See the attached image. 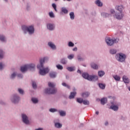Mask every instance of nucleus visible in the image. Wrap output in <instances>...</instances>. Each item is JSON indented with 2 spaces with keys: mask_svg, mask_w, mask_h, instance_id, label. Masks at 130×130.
Masks as SVG:
<instances>
[{
  "mask_svg": "<svg viewBox=\"0 0 130 130\" xmlns=\"http://www.w3.org/2000/svg\"><path fill=\"white\" fill-rule=\"evenodd\" d=\"M60 62L62 64H66L67 62V61L66 60V59L62 58V59H61Z\"/></svg>",
  "mask_w": 130,
  "mask_h": 130,
  "instance_id": "obj_31",
  "label": "nucleus"
},
{
  "mask_svg": "<svg viewBox=\"0 0 130 130\" xmlns=\"http://www.w3.org/2000/svg\"><path fill=\"white\" fill-rule=\"evenodd\" d=\"M123 7L122 6H119L116 7V10L119 11V12L122 13V11L123 10Z\"/></svg>",
  "mask_w": 130,
  "mask_h": 130,
  "instance_id": "obj_15",
  "label": "nucleus"
},
{
  "mask_svg": "<svg viewBox=\"0 0 130 130\" xmlns=\"http://www.w3.org/2000/svg\"><path fill=\"white\" fill-rule=\"evenodd\" d=\"M18 78H23V75L22 74H18Z\"/></svg>",
  "mask_w": 130,
  "mask_h": 130,
  "instance_id": "obj_50",
  "label": "nucleus"
},
{
  "mask_svg": "<svg viewBox=\"0 0 130 130\" xmlns=\"http://www.w3.org/2000/svg\"><path fill=\"white\" fill-rule=\"evenodd\" d=\"M22 118L23 122L25 124H29V120L28 119V117L25 114H23L22 115Z\"/></svg>",
  "mask_w": 130,
  "mask_h": 130,
  "instance_id": "obj_8",
  "label": "nucleus"
},
{
  "mask_svg": "<svg viewBox=\"0 0 130 130\" xmlns=\"http://www.w3.org/2000/svg\"><path fill=\"white\" fill-rule=\"evenodd\" d=\"M55 127H57V128H60L61 126H62V125L60 124V123L57 122L55 123Z\"/></svg>",
  "mask_w": 130,
  "mask_h": 130,
  "instance_id": "obj_20",
  "label": "nucleus"
},
{
  "mask_svg": "<svg viewBox=\"0 0 130 130\" xmlns=\"http://www.w3.org/2000/svg\"><path fill=\"white\" fill-rule=\"evenodd\" d=\"M48 59V57H44L40 60V64L37 66L38 69L40 70L39 74L41 76H45L46 74L49 73L48 68H43V63Z\"/></svg>",
  "mask_w": 130,
  "mask_h": 130,
  "instance_id": "obj_1",
  "label": "nucleus"
},
{
  "mask_svg": "<svg viewBox=\"0 0 130 130\" xmlns=\"http://www.w3.org/2000/svg\"><path fill=\"white\" fill-rule=\"evenodd\" d=\"M105 125H108V122H105Z\"/></svg>",
  "mask_w": 130,
  "mask_h": 130,
  "instance_id": "obj_56",
  "label": "nucleus"
},
{
  "mask_svg": "<svg viewBox=\"0 0 130 130\" xmlns=\"http://www.w3.org/2000/svg\"><path fill=\"white\" fill-rule=\"evenodd\" d=\"M32 85L34 89H36V88H37V85L36 84V82H32Z\"/></svg>",
  "mask_w": 130,
  "mask_h": 130,
  "instance_id": "obj_39",
  "label": "nucleus"
},
{
  "mask_svg": "<svg viewBox=\"0 0 130 130\" xmlns=\"http://www.w3.org/2000/svg\"><path fill=\"white\" fill-rule=\"evenodd\" d=\"M95 4L98 6V7H102V6H103V4L101 3L100 0H97L95 2Z\"/></svg>",
  "mask_w": 130,
  "mask_h": 130,
  "instance_id": "obj_19",
  "label": "nucleus"
},
{
  "mask_svg": "<svg viewBox=\"0 0 130 130\" xmlns=\"http://www.w3.org/2000/svg\"><path fill=\"white\" fill-rule=\"evenodd\" d=\"M115 17H116V18L118 20H121V19L123 18V14H122V12L116 13Z\"/></svg>",
  "mask_w": 130,
  "mask_h": 130,
  "instance_id": "obj_10",
  "label": "nucleus"
},
{
  "mask_svg": "<svg viewBox=\"0 0 130 130\" xmlns=\"http://www.w3.org/2000/svg\"><path fill=\"white\" fill-rule=\"evenodd\" d=\"M35 130H43V128H38L37 129H36Z\"/></svg>",
  "mask_w": 130,
  "mask_h": 130,
  "instance_id": "obj_53",
  "label": "nucleus"
},
{
  "mask_svg": "<svg viewBox=\"0 0 130 130\" xmlns=\"http://www.w3.org/2000/svg\"><path fill=\"white\" fill-rule=\"evenodd\" d=\"M125 55L123 53H119L116 55V58L118 61L122 62L125 60Z\"/></svg>",
  "mask_w": 130,
  "mask_h": 130,
  "instance_id": "obj_6",
  "label": "nucleus"
},
{
  "mask_svg": "<svg viewBox=\"0 0 130 130\" xmlns=\"http://www.w3.org/2000/svg\"><path fill=\"white\" fill-rule=\"evenodd\" d=\"M90 95V93L88 92H85L82 93V97H88Z\"/></svg>",
  "mask_w": 130,
  "mask_h": 130,
  "instance_id": "obj_23",
  "label": "nucleus"
},
{
  "mask_svg": "<svg viewBox=\"0 0 130 130\" xmlns=\"http://www.w3.org/2000/svg\"><path fill=\"white\" fill-rule=\"evenodd\" d=\"M74 45H75L72 42H70L69 43V46H70V47H73L74 46Z\"/></svg>",
  "mask_w": 130,
  "mask_h": 130,
  "instance_id": "obj_46",
  "label": "nucleus"
},
{
  "mask_svg": "<svg viewBox=\"0 0 130 130\" xmlns=\"http://www.w3.org/2000/svg\"><path fill=\"white\" fill-rule=\"evenodd\" d=\"M67 69L69 72H73V71H75V67H68Z\"/></svg>",
  "mask_w": 130,
  "mask_h": 130,
  "instance_id": "obj_29",
  "label": "nucleus"
},
{
  "mask_svg": "<svg viewBox=\"0 0 130 130\" xmlns=\"http://www.w3.org/2000/svg\"><path fill=\"white\" fill-rule=\"evenodd\" d=\"M22 29L23 31H27L29 34H33V33H34V26L32 25L28 27L25 25H23L22 26Z\"/></svg>",
  "mask_w": 130,
  "mask_h": 130,
  "instance_id": "obj_5",
  "label": "nucleus"
},
{
  "mask_svg": "<svg viewBox=\"0 0 130 130\" xmlns=\"http://www.w3.org/2000/svg\"><path fill=\"white\" fill-rule=\"evenodd\" d=\"M78 60H82V58L80 57H78Z\"/></svg>",
  "mask_w": 130,
  "mask_h": 130,
  "instance_id": "obj_54",
  "label": "nucleus"
},
{
  "mask_svg": "<svg viewBox=\"0 0 130 130\" xmlns=\"http://www.w3.org/2000/svg\"><path fill=\"white\" fill-rule=\"evenodd\" d=\"M0 40L4 42L6 41V38L3 35H0Z\"/></svg>",
  "mask_w": 130,
  "mask_h": 130,
  "instance_id": "obj_28",
  "label": "nucleus"
},
{
  "mask_svg": "<svg viewBox=\"0 0 130 130\" xmlns=\"http://www.w3.org/2000/svg\"><path fill=\"white\" fill-rule=\"evenodd\" d=\"M34 69H35V64L31 63L22 66L21 67L20 71L22 72V73H24V72H27L28 70L31 71V70H33Z\"/></svg>",
  "mask_w": 130,
  "mask_h": 130,
  "instance_id": "obj_3",
  "label": "nucleus"
},
{
  "mask_svg": "<svg viewBox=\"0 0 130 130\" xmlns=\"http://www.w3.org/2000/svg\"><path fill=\"white\" fill-rule=\"evenodd\" d=\"M122 79L124 83H125L126 84H128V83H129V79L128 78H127V77H126V76L124 75Z\"/></svg>",
  "mask_w": 130,
  "mask_h": 130,
  "instance_id": "obj_12",
  "label": "nucleus"
},
{
  "mask_svg": "<svg viewBox=\"0 0 130 130\" xmlns=\"http://www.w3.org/2000/svg\"><path fill=\"white\" fill-rule=\"evenodd\" d=\"M49 111H50V112H55L57 111V110H56V109H52V108H51V109H49Z\"/></svg>",
  "mask_w": 130,
  "mask_h": 130,
  "instance_id": "obj_44",
  "label": "nucleus"
},
{
  "mask_svg": "<svg viewBox=\"0 0 130 130\" xmlns=\"http://www.w3.org/2000/svg\"><path fill=\"white\" fill-rule=\"evenodd\" d=\"M82 77L88 81H97V80H98V76L95 75L90 76L88 73H86L82 74Z\"/></svg>",
  "mask_w": 130,
  "mask_h": 130,
  "instance_id": "obj_4",
  "label": "nucleus"
},
{
  "mask_svg": "<svg viewBox=\"0 0 130 130\" xmlns=\"http://www.w3.org/2000/svg\"><path fill=\"white\" fill-rule=\"evenodd\" d=\"M48 45L50 46V47H51V48H52V49H55V48H56L55 45L53 44V43L51 42H49Z\"/></svg>",
  "mask_w": 130,
  "mask_h": 130,
  "instance_id": "obj_17",
  "label": "nucleus"
},
{
  "mask_svg": "<svg viewBox=\"0 0 130 130\" xmlns=\"http://www.w3.org/2000/svg\"><path fill=\"white\" fill-rule=\"evenodd\" d=\"M59 113L61 116H66V112L63 111H59Z\"/></svg>",
  "mask_w": 130,
  "mask_h": 130,
  "instance_id": "obj_25",
  "label": "nucleus"
},
{
  "mask_svg": "<svg viewBox=\"0 0 130 130\" xmlns=\"http://www.w3.org/2000/svg\"><path fill=\"white\" fill-rule=\"evenodd\" d=\"M47 27L49 30H50L51 31H52L54 29V25L52 24H48L47 25Z\"/></svg>",
  "mask_w": 130,
  "mask_h": 130,
  "instance_id": "obj_13",
  "label": "nucleus"
},
{
  "mask_svg": "<svg viewBox=\"0 0 130 130\" xmlns=\"http://www.w3.org/2000/svg\"><path fill=\"white\" fill-rule=\"evenodd\" d=\"M20 100V98H19L18 96V95H15L13 97V98L12 99V102L13 103H18V102H19V101Z\"/></svg>",
  "mask_w": 130,
  "mask_h": 130,
  "instance_id": "obj_11",
  "label": "nucleus"
},
{
  "mask_svg": "<svg viewBox=\"0 0 130 130\" xmlns=\"http://www.w3.org/2000/svg\"><path fill=\"white\" fill-rule=\"evenodd\" d=\"M4 1H5V2H8V0H4Z\"/></svg>",
  "mask_w": 130,
  "mask_h": 130,
  "instance_id": "obj_58",
  "label": "nucleus"
},
{
  "mask_svg": "<svg viewBox=\"0 0 130 130\" xmlns=\"http://www.w3.org/2000/svg\"><path fill=\"white\" fill-rule=\"evenodd\" d=\"M82 103H83V104L84 105H89V101H87V100H84L83 101Z\"/></svg>",
  "mask_w": 130,
  "mask_h": 130,
  "instance_id": "obj_37",
  "label": "nucleus"
},
{
  "mask_svg": "<svg viewBox=\"0 0 130 130\" xmlns=\"http://www.w3.org/2000/svg\"><path fill=\"white\" fill-rule=\"evenodd\" d=\"M107 102V98H104L101 99V103L102 105H104V104H106Z\"/></svg>",
  "mask_w": 130,
  "mask_h": 130,
  "instance_id": "obj_16",
  "label": "nucleus"
},
{
  "mask_svg": "<svg viewBox=\"0 0 130 130\" xmlns=\"http://www.w3.org/2000/svg\"><path fill=\"white\" fill-rule=\"evenodd\" d=\"M31 101L33 102V103H38V100L36 98H32Z\"/></svg>",
  "mask_w": 130,
  "mask_h": 130,
  "instance_id": "obj_32",
  "label": "nucleus"
},
{
  "mask_svg": "<svg viewBox=\"0 0 130 130\" xmlns=\"http://www.w3.org/2000/svg\"><path fill=\"white\" fill-rule=\"evenodd\" d=\"M70 16L71 20H74V19H75V14H74V12H71L70 13Z\"/></svg>",
  "mask_w": 130,
  "mask_h": 130,
  "instance_id": "obj_26",
  "label": "nucleus"
},
{
  "mask_svg": "<svg viewBox=\"0 0 130 130\" xmlns=\"http://www.w3.org/2000/svg\"><path fill=\"white\" fill-rule=\"evenodd\" d=\"M49 15L51 18H54V14H53V12H50Z\"/></svg>",
  "mask_w": 130,
  "mask_h": 130,
  "instance_id": "obj_43",
  "label": "nucleus"
},
{
  "mask_svg": "<svg viewBox=\"0 0 130 130\" xmlns=\"http://www.w3.org/2000/svg\"><path fill=\"white\" fill-rule=\"evenodd\" d=\"M111 98V96H109V98Z\"/></svg>",
  "mask_w": 130,
  "mask_h": 130,
  "instance_id": "obj_59",
  "label": "nucleus"
},
{
  "mask_svg": "<svg viewBox=\"0 0 130 130\" xmlns=\"http://www.w3.org/2000/svg\"><path fill=\"white\" fill-rule=\"evenodd\" d=\"M76 95H77L76 92H71L70 95L69 96V99H74Z\"/></svg>",
  "mask_w": 130,
  "mask_h": 130,
  "instance_id": "obj_14",
  "label": "nucleus"
},
{
  "mask_svg": "<svg viewBox=\"0 0 130 130\" xmlns=\"http://www.w3.org/2000/svg\"><path fill=\"white\" fill-rule=\"evenodd\" d=\"M113 78L116 81H120V77L117 75L113 76Z\"/></svg>",
  "mask_w": 130,
  "mask_h": 130,
  "instance_id": "obj_24",
  "label": "nucleus"
},
{
  "mask_svg": "<svg viewBox=\"0 0 130 130\" xmlns=\"http://www.w3.org/2000/svg\"><path fill=\"white\" fill-rule=\"evenodd\" d=\"M102 15H103V16H104V17H105V18H107V17H110V14H108L106 13H103L102 14Z\"/></svg>",
  "mask_w": 130,
  "mask_h": 130,
  "instance_id": "obj_35",
  "label": "nucleus"
},
{
  "mask_svg": "<svg viewBox=\"0 0 130 130\" xmlns=\"http://www.w3.org/2000/svg\"><path fill=\"white\" fill-rule=\"evenodd\" d=\"M0 70H3V63H0Z\"/></svg>",
  "mask_w": 130,
  "mask_h": 130,
  "instance_id": "obj_49",
  "label": "nucleus"
},
{
  "mask_svg": "<svg viewBox=\"0 0 130 130\" xmlns=\"http://www.w3.org/2000/svg\"><path fill=\"white\" fill-rule=\"evenodd\" d=\"M77 101L78 103H83V100L81 98L77 99Z\"/></svg>",
  "mask_w": 130,
  "mask_h": 130,
  "instance_id": "obj_41",
  "label": "nucleus"
},
{
  "mask_svg": "<svg viewBox=\"0 0 130 130\" xmlns=\"http://www.w3.org/2000/svg\"><path fill=\"white\" fill-rule=\"evenodd\" d=\"M69 59H73V58H74V55L72 54V55H70L68 56Z\"/></svg>",
  "mask_w": 130,
  "mask_h": 130,
  "instance_id": "obj_45",
  "label": "nucleus"
},
{
  "mask_svg": "<svg viewBox=\"0 0 130 130\" xmlns=\"http://www.w3.org/2000/svg\"><path fill=\"white\" fill-rule=\"evenodd\" d=\"M55 1H57V0H55Z\"/></svg>",
  "mask_w": 130,
  "mask_h": 130,
  "instance_id": "obj_60",
  "label": "nucleus"
},
{
  "mask_svg": "<svg viewBox=\"0 0 130 130\" xmlns=\"http://www.w3.org/2000/svg\"><path fill=\"white\" fill-rule=\"evenodd\" d=\"M56 68L58 69V70H62L63 69L62 66L60 64L56 65Z\"/></svg>",
  "mask_w": 130,
  "mask_h": 130,
  "instance_id": "obj_34",
  "label": "nucleus"
},
{
  "mask_svg": "<svg viewBox=\"0 0 130 130\" xmlns=\"http://www.w3.org/2000/svg\"><path fill=\"white\" fill-rule=\"evenodd\" d=\"M99 86L100 88H101V89H105V85L104 84L100 83L99 84Z\"/></svg>",
  "mask_w": 130,
  "mask_h": 130,
  "instance_id": "obj_30",
  "label": "nucleus"
},
{
  "mask_svg": "<svg viewBox=\"0 0 130 130\" xmlns=\"http://www.w3.org/2000/svg\"><path fill=\"white\" fill-rule=\"evenodd\" d=\"M110 53H111V54H115V53H116V50L114 49H111L110 50Z\"/></svg>",
  "mask_w": 130,
  "mask_h": 130,
  "instance_id": "obj_27",
  "label": "nucleus"
},
{
  "mask_svg": "<svg viewBox=\"0 0 130 130\" xmlns=\"http://www.w3.org/2000/svg\"><path fill=\"white\" fill-rule=\"evenodd\" d=\"M77 73H78V74H82V72H81V70H78L77 71Z\"/></svg>",
  "mask_w": 130,
  "mask_h": 130,
  "instance_id": "obj_52",
  "label": "nucleus"
},
{
  "mask_svg": "<svg viewBox=\"0 0 130 130\" xmlns=\"http://www.w3.org/2000/svg\"><path fill=\"white\" fill-rule=\"evenodd\" d=\"M48 86L49 88H47L45 90V93L46 94H55L57 92V90L54 88L55 87V84L53 83L49 82Z\"/></svg>",
  "mask_w": 130,
  "mask_h": 130,
  "instance_id": "obj_2",
  "label": "nucleus"
},
{
  "mask_svg": "<svg viewBox=\"0 0 130 130\" xmlns=\"http://www.w3.org/2000/svg\"><path fill=\"white\" fill-rule=\"evenodd\" d=\"M15 77H16V73H13L12 74L11 78V79H14Z\"/></svg>",
  "mask_w": 130,
  "mask_h": 130,
  "instance_id": "obj_47",
  "label": "nucleus"
},
{
  "mask_svg": "<svg viewBox=\"0 0 130 130\" xmlns=\"http://www.w3.org/2000/svg\"><path fill=\"white\" fill-rule=\"evenodd\" d=\"M95 114H96L97 115H98V114H99V111L95 112Z\"/></svg>",
  "mask_w": 130,
  "mask_h": 130,
  "instance_id": "obj_55",
  "label": "nucleus"
},
{
  "mask_svg": "<svg viewBox=\"0 0 130 130\" xmlns=\"http://www.w3.org/2000/svg\"><path fill=\"white\" fill-rule=\"evenodd\" d=\"M63 1H66V0H63ZM68 2H71V0H67Z\"/></svg>",
  "mask_w": 130,
  "mask_h": 130,
  "instance_id": "obj_57",
  "label": "nucleus"
},
{
  "mask_svg": "<svg viewBox=\"0 0 130 130\" xmlns=\"http://www.w3.org/2000/svg\"><path fill=\"white\" fill-rule=\"evenodd\" d=\"M52 6L55 12H57V10L56 9V5H55V4H53Z\"/></svg>",
  "mask_w": 130,
  "mask_h": 130,
  "instance_id": "obj_42",
  "label": "nucleus"
},
{
  "mask_svg": "<svg viewBox=\"0 0 130 130\" xmlns=\"http://www.w3.org/2000/svg\"><path fill=\"white\" fill-rule=\"evenodd\" d=\"M62 86H63L64 87H67V88H68V89H70V87L69 85H67V83L63 82L62 83Z\"/></svg>",
  "mask_w": 130,
  "mask_h": 130,
  "instance_id": "obj_36",
  "label": "nucleus"
},
{
  "mask_svg": "<svg viewBox=\"0 0 130 130\" xmlns=\"http://www.w3.org/2000/svg\"><path fill=\"white\" fill-rule=\"evenodd\" d=\"M77 50H78V48H77V47L73 49V51H77Z\"/></svg>",
  "mask_w": 130,
  "mask_h": 130,
  "instance_id": "obj_51",
  "label": "nucleus"
},
{
  "mask_svg": "<svg viewBox=\"0 0 130 130\" xmlns=\"http://www.w3.org/2000/svg\"><path fill=\"white\" fill-rule=\"evenodd\" d=\"M115 13V11L113 9L111 10V14H114Z\"/></svg>",
  "mask_w": 130,
  "mask_h": 130,
  "instance_id": "obj_48",
  "label": "nucleus"
},
{
  "mask_svg": "<svg viewBox=\"0 0 130 130\" xmlns=\"http://www.w3.org/2000/svg\"><path fill=\"white\" fill-rule=\"evenodd\" d=\"M104 75H105V72H104V71H99L98 75L99 77H103Z\"/></svg>",
  "mask_w": 130,
  "mask_h": 130,
  "instance_id": "obj_22",
  "label": "nucleus"
},
{
  "mask_svg": "<svg viewBox=\"0 0 130 130\" xmlns=\"http://www.w3.org/2000/svg\"><path fill=\"white\" fill-rule=\"evenodd\" d=\"M61 11L64 14H68V10H67V9H66L64 8H62Z\"/></svg>",
  "mask_w": 130,
  "mask_h": 130,
  "instance_id": "obj_33",
  "label": "nucleus"
},
{
  "mask_svg": "<svg viewBox=\"0 0 130 130\" xmlns=\"http://www.w3.org/2000/svg\"><path fill=\"white\" fill-rule=\"evenodd\" d=\"M91 67L92 69H94V70H97V69H98V66L93 63L91 64Z\"/></svg>",
  "mask_w": 130,
  "mask_h": 130,
  "instance_id": "obj_21",
  "label": "nucleus"
},
{
  "mask_svg": "<svg viewBox=\"0 0 130 130\" xmlns=\"http://www.w3.org/2000/svg\"><path fill=\"white\" fill-rule=\"evenodd\" d=\"M112 105L110 106V109L114 110V111H117L118 110V106L115 105L114 102L111 103Z\"/></svg>",
  "mask_w": 130,
  "mask_h": 130,
  "instance_id": "obj_9",
  "label": "nucleus"
},
{
  "mask_svg": "<svg viewBox=\"0 0 130 130\" xmlns=\"http://www.w3.org/2000/svg\"><path fill=\"white\" fill-rule=\"evenodd\" d=\"M4 57V52L2 50H0V59Z\"/></svg>",
  "mask_w": 130,
  "mask_h": 130,
  "instance_id": "obj_38",
  "label": "nucleus"
},
{
  "mask_svg": "<svg viewBox=\"0 0 130 130\" xmlns=\"http://www.w3.org/2000/svg\"><path fill=\"white\" fill-rule=\"evenodd\" d=\"M18 92L20 93V94H24V90L21 88L18 89Z\"/></svg>",
  "mask_w": 130,
  "mask_h": 130,
  "instance_id": "obj_40",
  "label": "nucleus"
},
{
  "mask_svg": "<svg viewBox=\"0 0 130 130\" xmlns=\"http://www.w3.org/2000/svg\"><path fill=\"white\" fill-rule=\"evenodd\" d=\"M49 76L50 77V78H55V77H56V73L55 72H51L49 74Z\"/></svg>",
  "mask_w": 130,
  "mask_h": 130,
  "instance_id": "obj_18",
  "label": "nucleus"
},
{
  "mask_svg": "<svg viewBox=\"0 0 130 130\" xmlns=\"http://www.w3.org/2000/svg\"><path fill=\"white\" fill-rule=\"evenodd\" d=\"M119 40H116V39H114L112 40L110 39V38H108L107 39H106V42L107 44V45H109V46H111V45H113L114 43H117L118 42V41Z\"/></svg>",
  "mask_w": 130,
  "mask_h": 130,
  "instance_id": "obj_7",
  "label": "nucleus"
}]
</instances>
